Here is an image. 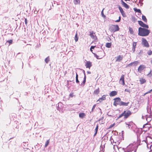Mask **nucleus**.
Returning <instances> with one entry per match:
<instances>
[{
    "label": "nucleus",
    "instance_id": "nucleus-33",
    "mask_svg": "<svg viewBox=\"0 0 152 152\" xmlns=\"http://www.w3.org/2000/svg\"><path fill=\"white\" fill-rule=\"evenodd\" d=\"M148 55H151L152 54V51L151 50H149L147 53Z\"/></svg>",
    "mask_w": 152,
    "mask_h": 152
},
{
    "label": "nucleus",
    "instance_id": "nucleus-25",
    "mask_svg": "<svg viewBox=\"0 0 152 152\" xmlns=\"http://www.w3.org/2000/svg\"><path fill=\"white\" fill-rule=\"evenodd\" d=\"M120 11L123 17H126V14L125 13L124 11V10H120Z\"/></svg>",
    "mask_w": 152,
    "mask_h": 152
},
{
    "label": "nucleus",
    "instance_id": "nucleus-55",
    "mask_svg": "<svg viewBox=\"0 0 152 152\" xmlns=\"http://www.w3.org/2000/svg\"><path fill=\"white\" fill-rule=\"evenodd\" d=\"M90 49L92 53L93 50H92V49L91 48Z\"/></svg>",
    "mask_w": 152,
    "mask_h": 152
},
{
    "label": "nucleus",
    "instance_id": "nucleus-31",
    "mask_svg": "<svg viewBox=\"0 0 152 152\" xmlns=\"http://www.w3.org/2000/svg\"><path fill=\"white\" fill-rule=\"evenodd\" d=\"M115 125V123H113V124L111 125L108 128V129H109L113 127Z\"/></svg>",
    "mask_w": 152,
    "mask_h": 152
},
{
    "label": "nucleus",
    "instance_id": "nucleus-35",
    "mask_svg": "<svg viewBox=\"0 0 152 152\" xmlns=\"http://www.w3.org/2000/svg\"><path fill=\"white\" fill-rule=\"evenodd\" d=\"M101 14L102 16L104 18H105V16L104 15L103 13V10H102V11L101 12Z\"/></svg>",
    "mask_w": 152,
    "mask_h": 152
},
{
    "label": "nucleus",
    "instance_id": "nucleus-10",
    "mask_svg": "<svg viewBox=\"0 0 152 152\" xmlns=\"http://www.w3.org/2000/svg\"><path fill=\"white\" fill-rule=\"evenodd\" d=\"M138 24L142 27H143L148 28V26L144 23L142 21H138Z\"/></svg>",
    "mask_w": 152,
    "mask_h": 152
},
{
    "label": "nucleus",
    "instance_id": "nucleus-15",
    "mask_svg": "<svg viewBox=\"0 0 152 152\" xmlns=\"http://www.w3.org/2000/svg\"><path fill=\"white\" fill-rule=\"evenodd\" d=\"M139 81L141 84H142L146 82V80L142 77L140 78Z\"/></svg>",
    "mask_w": 152,
    "mask_h": 152
},
{
    "label": "nucleus",
    "instance_id": "nucleus-18",
    "mask_svg": "<svg viewBox=\"0 0 152 152\" xmlns=\"http://www.w3.org/2000/svg\"><path fill=\"white\" fill-rule=\"evenodd\" d=\"M100 91L99 88H98L97 89L95 90L94 92V94L95 95H97L99 93Z\"/></svg>",
    "mask_w": 152,
    "mask_h": 152
},
{
    "label": "nucleus",
    "instance_id": "nucleus-2",
    "mask_svg": "<svg viewBox=\"0 0 152 152\" xmlns=\"http://www.w3.org/2000/svg\"><path fill=\"white\" fill-rule=\"evenodd\" d=\"M132 114V112L129 110H125L120 114L117 118L116 120H117L122 116H124V118L125 119L128 118Z\"/></svg>",
    "mask_w": 152,
    "mask_h": 152
},
{
    "label": "nucleus",
    "instance_id": "nucleus-22",
    "mask_svg": "<svg viewBox=\"0 0 152 152\" xmlns=\"http://www.w3.org/2000/svg\"><path fill=\"white\" fill-rule=\"evenodd\" d=\"M80 0H73V3L75 4H80Z\"/></svg>",
    "mask_w": 152,
    "mask_h": 152
},
{
    "label": "nucleus",
    "instance_id": "nucleus-3",
    "mask_svg": "<svg viewBox=\"0 0 152 152\" xmlns=\"http://www.w3.org/2000/svg\"><path fill=\"white\" fill-rule=\"evenodd\" d=\"M95 56L97 59H100L102 58L105 56V53L103 50L98 51L97 53H94Z\"/></svg>",
    "mask_w": 152,
    "mask_h": 152
},
{
    "label": "nucleus",
    "instance_id": "nucleus-50",
    "mask_svg": "<svg viewBox=\"0 0 152 152\" xmlns=\"http://www.w3.org/2000/svg\"><path fill=\"white\" fill-rule=\"evenodd\" d=\"M76 78H78V75L77 73L76 74Z\"/></svg>",
    "mask_w": 152,
    "mask_h": 152
},
{
    "label": "nucleus",
    "instance_id": "nucleus-1",
    "mask_svg": "<svg viewBox=\"0 0 152 152\" xmlns=\"http://www.w3.org/2000/svg\"><path fill=\"white\" fill-rule=\"evenodd\" d=\"M150 33V31L148 29L141 27L139 28L138 34L140 36H146L148 35Z\"/></svg>",
    "mask_w": 152,
    "mask_h": 152
},
{
    "label": "nucleus",
    "instance_id": "nucleus-23",
    "mask_svg": "<svg viewBox=\"0 0 152 152\" xmlns=\"http://www.w3.org/2000/svg\"><path fill=\"white\" fill-rule=\"evenodd\" d=\"M86 76L85 74H84V80L83 81V83L81 84V85H83V86L85 84V83L86 82Z\"/></svg>",
    "mask_w": 152,
    "mask_h": 152
},
{
    "label": "nucleus",
    "instance_id": "nucleus-40",
    "mask_svg": "<svg viewBox=\"0 0 152 152\" xmlns=\"http://www.w3.org/2000/svg\"><path fill=\"white\" fill-rule=\"evenodd\" d=\"M124 91L125 92H130V90L128 89H126Z\"/></svg>",
    "mask_w": 152,
    "mask_h": 152
},
{
    "label": "nucleus",
    "instance_id": "nucleus-37",
    "mask_svg": "<svg viewBox=\"0 0 152 152\" xmlns=\"http://www.w3.org/2000/svg\"><path fill=\"white\" fill-rule=\"evenodd\" d=\"M151 70L150 72L147 75L148 76H149L150 77H151L152 76V74L151 73Z\"/></svg>",
    "mask_w": 152,
    "mask_h": 152
},
{
    "label": "nucleus",
    "instance_id": "nucleus-48",
    "mask_svg": "<svg viewBox=\"0 0 152 152\" xmlns=\"http://www.w3.org/2000/svg\"><path fill=\"white\" fill-rule=\"evenodd\" d=\"M132 65H133V64H132V62L129 64H128V66H132Z\"/></svg>",
    "mask_w": 152,
    "mask_h": 152
},
{
    "label": "nucleus",
    "instance_id": "nucleus-34",
    "mask_svg": "<svg viewBox=\"0 0 152 152\" xmlns=\"http://www.w3.org/2000/svg\"><path fill=\"white\" fill-rule=\"evenodd\" d=\"M12 39H10L9 40H8L7 41V42H9L10 44H12Z\"/></svg>",
    "mask_w": 152,
    "mask_h": 152
},
{
    "label": "nucleus",
    "instance_id": "nucleus-27",
    "mask_svg": "<svg viewBox=\"0 0 152 152\" xmlns=\"http://www.w3.org/2000/svg\"><path fill=\"white\" fill-rule=\"evenodd\" d=\"M139 63V62L138 61H136L132 62L134 66H136Z\"/></svg>",
    "mask_w": 152,
    "mask_h": 152
},
{
    "label": "nucleus",
    "instance_id": "nucleus-45",
    "mask_svg": "<svg viewBox=\"0 0 152 152\" xmlns=\"http://www.w3.org/2000/svg\"><path fill=\"white\" fill-rule=\"evenodd\" d=\"M73 96L74 95L73 93H72L69 94V96L71 97H73Z\"/></svg>",
    "mask_w": 152,
    "mask_h": 152
},
{
    "label": "nucleus",
    "instance_id": "nucleus-30",
    "mask_svg": "<svg viewBox=\"0 0 152 152\" xmlns=\"http://www.w3.org/2000/svg\"><path fill=\"white\" fill-rule=\"evenodd\" d=\"M49 140H47L46 142H45V147H47L48 145L49 144Z\"/></svg>",
    "mask_w": 152,
    "mask_h": 152
},
{
    "label": "nucleus",
    "instance_id": "nucleus-36",
    "mask_svg": "<svg viewBox=\"0 0 152 152\" xmlns=\"http://www.w3.org/2000/svg\"><path fill=\"white\" fill-rule=\"evenodd\" d=\"M96 106V104H95L93 105V106L92 107V111H91L92 112H93L94 111V110Z\"/></svg>",
    "mask_w": 152,
    "mask_h": 152
},
{
    "label": "nucleus",
    "instance_id": "nucleus-4",
    "mask_svg": "<svg viewBox=\"0 0 152 152\" xmlns=\"http://www.w3.org/2000/svg\"><path fill=\"white\" fill-rule=\"evenodd\" d=\"M109 30L112 32H115L118 31L119 28L118 25H112L109 27Z\"/></svg>",
    "mask_w": 152,
    "mask_h": 152
},
{
    "label": "nucleus",
    "instance_id": "nucleus-28",
    "mask_svg": "<svg viewBox=\"0 0 152 152\" xmlns=\"http://www.w3.org/2000/svg\"><path fill=\"white\" fill-rule=\"evenodd\" d=\"M50 61V58L49 56L47 57L45 59V61L46 63H48Z\"/></svg>",
    "mask_w": 152,
    "mask_h": 152
},
{
    "label": "nucleus",
    "instance_id": "nucleus-51",
    "mask_svg": "<svg viewBox=\"0 0 152 152\" xmlns=\"http://www.w3.org/2000/svg\"><path fill=\"white\" fill-rule=\"evenodd\" d=\"M118 8L119 10H122V7L120 6L118 7Z\"/></svg>",
    "mask_w": 152,
    "mask_h": 152
},
{
    "label": "nucleus",
    "instance_id": "nucleus-6",
    "mask_svg": "<svg viewBox=\"0 0 152 152\" xmlns=\"http://www.w3.org/2000/svg\"><path fill=\"white\" fill-rule=\"evenodd\" d=\"M142 45H144V46L145 47L148 48L149 47V44L146 40L144 38H142Z\"/></svg>",
    "mask_w": 152,
    "mask_h": 152
},
{
    "label": "nucleus",
    "instance_id": "nucleus-29",
    "mask_svg": "<svg viewBox=\"0 0 152 152\" xmlns=\"http://www.w3.org/2000/svg\"><path fill=\"white\" fill-rule=\"evenodd\" d=\"M98 125H97L96 126L95 129V133L94 134V136L95 135H96V134H97V131H98Z\"/></svg>",
    "mask_w": 152,
    "mask_h": 152
},
{
    "label": "nucleus",
    "instance_id": "nucleus-46",
    "mask_svg": "<svg viewBox=\"0 0 152 152\" xmlns=\"http://www.w3.org/2000/svg\"><path fill=\"white\" fill-rule=\"evenodd\" d=\"M96 47V46H91V49H94V48Z\"/></svg>",
    "mask_w": 152,
    "mask_h": 152
},
{
    "label": "nucleus",
    "instance_id": "nucleus-7",
    "mask_svg": "<svg viewBox=\"0 0 152 152\" xmlns=\"http://www.w3.org/2000/svg\"><path fill=\"white\" fill-rule=\"evenodd\" d=\"M89 33L90 36L91 38L95 41L97 40V38L96 35L95 33H94L93 31H90Z\"/></svg>",
    "mask_w": 152,
    "mask_h": 152
},
{
    "label": "nucleus",
    "instance_id": "nucleus-13",
    "mask_svg": "<svg viewBox=\"0 0 152 152\" xmlns=\"http://www.w3.org/2000/svg\"><path fill=\"white\" fill-rule=\"evenodd\" d=\"M121 4L126 9H128L129 8V6L128 5L124 2L123 0H121Z\"/></svg>",
    "mask_w": 152,
    "mask_h": 152
},
{
    "label": "nucleus",
    "instance_id": "nucleus-17",
    "mask_svg": "<svg viewBox=\"0 0 152 152\" xmlns=\"http://www.w3.org/2000/svg\"><path fill=\"white\" fill-rule=\"evenodd\" d=\"M129 102H128L127 103H125L122 101H121L120 106H127L129 104Z\"/></svg>",
    "mask_w": 152,
    "mask_h": 152
},
{
    "label": "nucleus",
    "instance_id": "nucleus-42",
    "mask_svg": "<svg viewBox=\"0 0 152 152\" xmlns=\"http://www.w3.org/2000/svg\"><path fill=\"white\" fill-rule=\"evenodd\" d=\"M76 83H79V81L78 80V78H76Z\"/></svg>",
    "mask_w": 152,
    "mask_h": 152
},
{
    "label": "nucleus",
    "instance_id": "nucleus-53",
    "mask_svg": "<svg viewBox=\"0 0 152 152\" xmlns=\"http://www.w3.org/2000/svg\"><path fill=\"white\" fill-rule=\"evenodd\" d=\"M146 125V124H145L143 126V128H144V127H145V126Z\"/></svg>",
    "mask_w": 152,
    "mask_h": 152
},
{
    "label": "nucleus",
    "instance_id": "nucleus-20",
    "mask_svg": "<svg viewBox=\"0 0 152 152\" xmlns=\"http://www.w3.org/2000/svg\"><path fill=\"white\" fill-rule=\"evenodd\" d=\"M129 33L130 34H134V32L133 29L132 28L130 27H129Z\"/></svg>",
    "mask_w": 152,
    "mask_h": 152
},
{
    "label": "nucleus",
    "instance_id": "nucleus-38",
    "mask_svg": "<svg viewBox=\"0 0 152 152\" xmlns=\"http://www.w3.org/2000/svg\"><path fill=\"white\" fill-rule=\"evenodd\" d=\"M121 17L120 16H119V19L118 20H116L115 21V22H119L120 21V20H121Z\"/></svg>",
    "mask_w": 152,
    "mask_h": 152
},
{
    "label": "nucleus",
    "instance_id": "nucleus-41",
    "mask_svg": "<svg viewBox=\"0 0 152 152\" xmlns=\"http://www.w3.org/2000/svg\"><path fill=\"white\" fill-rule=\"evenodd\" d=\"M133 146V145L132 144H131L129 145L128 146L127 148L128 149L130 147H132Z\"/></svg>",
    "mask_w": 152,
    "mask_h": 152
},
{
    "label": "nucleus",
    "instance_id": "nucleus-32",
    "mask_svg": "<svg viewBox=\"0 0 152 152\" xmlns=\"http://www.w3.org/2000/svg\"><path fill=\"white\" fill-rule=\"evenodd\" d=\"M75 40L76 42L78 40V37H77V34H76L75 37Z\"/></svg>",
    "mask_w": 152,
    "mask_h": 152
},
{
    "label": "nucleus",
    "instance_id": "nucleus-19",
    "mask_svg": "<svg viewBox=\"0 0 152 152\" xmlns=\"http://www.w3.org/2000/svg\"><path fill=\"white\" fill-rule=\"evenodd\" d=\"M86 116V114L84 113H80L79 114V116L81 118H83Z\"/></svg>",
    "mask_w": 152,
    "mask_h": 152
},
{
    "label": "nucleus",
    "instance_id": "nucleus-12",
    "mask_svg": "<svg viewBox=\"0 0 152 152\" xmlns=\"http://www.w3.org/2000/svg\"><path fill=\"white\" fill-rule=\"evenodd\" d=\"M92 65V62L90 61H87L85 64V66L86 68L90 69Z\"/></svg>",
    "mask_w": 152,
    "mask_h": 152
},
{
    "label": "nucleus",
    "instance_id": "nucleus-52",
    "mask_svg": "<svg viewBox=\"0 0 152 152\" xmlns=\"http://www.w3.org/2000/svg\"><path fill=\"white\" fill-rule=\"evenodd\" d=\"M104 118V117H102V118H101L99 119V121L101 120H102Z\"/></svg>",
    "mask_w": 152,
    "mask_h": 152
},
{
    "label": "nucleus",
    "instance_id": "nucleus-49",
    "mask_svg": "<svg viewBox=\"0 0 152 152\" xmlns=\"http://www.w3.org/2000/svg\"><path fill=\"white\" fill-rule=\"evenodd\" d=\"M38 12V11L37 10H35L34 11V13L35 14H37Z\"/></svg>",
    "mask_w": 152,
    "mask_h": 152
},
{
    "label": "nucleus",
    "instance_id": "nucleus-9",
    "mask_svg": "<svg viewBox=\"0 0 152 152\" xmlns=\"http://www.w3.org/2000/svg\"><path fill=\"white\" fill-rule=\"evenodd\" d=\"M146 68V67L144 65H140L138 68V72L140 73H141L142 71L144 70Z\"/></svg>",
    "mask_w": 152,
    "mask_h": 152
},
{
    "label": "nucleus",
    "instance_id": "nucleus-58",
    "mask_svg": "<svg viewBox=\"0 0 152 152\" xmlns=\"http://www.w3.org/2000/svg\"><path fill=\"white\" fill-rule=\"evenodd\" d=\"M129 152V151H128V152Z\"/></svg>",
    "mask_w": 152,
    "mask_h": 152
},
{
    "label": "nucleus",
    "instance_id": "nucleus-56",
    "mask_svg": "<svg viewBox=\"0 0 152 152\" xmlns=\"http://www.w3.org/2000/svg\"><path fill=\"white\" fill-rule=\"evenodd\" d=\"M134 10H137V9H136V8H134Z\"/></svg>",
    "mask_w": 152,
    "mask_h": 152
},
{
    "label": "nucleus",
    "instance_id": "nucleus-44",
    "mask_svg": "<svg viewBox=\"0 0 152 152\" xmlns=\"http://www.w3.org/2000/svg\"><path fill=\"white\" fill-rule=\"evenodd\" d=\"M25 24L27 25V20L26 18L25 19Z\"/></svg>",
    "mask_w": 152,
    "mask_h": 152
},
{
    "label": "nucleus",
    "instance_id": "nucleus-47",
    "mask_svg": "<svg viewBox=\"0 0 152 152\" xmlns=\"http://www.w3.org/2000/svg\"><path fill=\"white\" fill-rule=\"evenodd\" d=\"M150 137H148L146 138V140L147 142H148V140H149L150 139Z\"/></svg>",
    "mask_w": 152,
    "mask_h": 152
},
{
    "label": "nucleus",
    "instance_id": "nucleus-8",
    "mask_svg": "<svg viewBox=\"0 0 152 152\" xmlns=\"http://www.w3.org/2000/svg\"><path fill=\"white\" fill-rule=\"evenodd\" d=\"M120 83L122 84L123 86L125 84L124 81V75H122L121 77L119 80Z\"/></svg>",
    "mask_w": 152,
    "mask_h": 152
},
{
    "label": "nucleus",
    "instance_id": "nucleus-39",
    "mask_svg": "<svg viewBox=\"0 0 152 152\" xmlns=\"http://www.w3.org/2000/svg\"><path fill=\"white\" fill-rule=\"evenodd\" d=\"M152 91V89L151 90H150L149 91H148V92L146 93H145L144 94V95H146V94H148V93H150L151 92V91Z\"/></svg>",
    "mask_w": 152,
    "mask_h": 152
},
{
    "label": "nucleus",
    "instance_id": "nucleus-5",
    "mask_svg": "<svg viewBox=\"0 0 152 152\" xmlns=\"http://www.w3.org/2000/svg\"><path fill=\"white\" fill-rule=\"evenodd\" d=\"M114 102L113 103V105L115 106H117L118 105L120 106L121 102V98L119 97H117L114 98L113 99Z\"/></svg>",
    "mask_w": 152,
    "mask_h": 152
},
{
    "label": "nucleus",
    "instance_id": "nucleus-43",
    "mask_svg": "<svg viewBox=\"0 0 152 152\" xmlns=\"http://www.w3.org/2000/svg\"><path fill=\"white\" fill-rule=\"evenodd\" d=\"M134 11L136 12L141 13V10H134Z\"/></svg>",
    "mask_w": 152,
    "mask_h": 152
},
{
    "label": "nucleus",
    "instance_id": "nucleus-16",
    "mask_svg": "<svg viewBox=\"0 0 152 152\" xmlns=\"http://www.w3.org/2000/svg\"><path fill=\"white\" fill-rule=\"evenodd\" d=\"M106 95H103L101 98H99V99L97 101H99L100 102H102L103 100H104L106 99Z\"/></svg>",
    "mask_w": 152,
    "mask_h": 152
},
{
    "label": "nucleus",
    "instance_id": "nucleus-26",
    "mask_svg": "<svg viewBox=\"0 0 152 152\" xmlns=\"http://www.w3.org/2000/svg\"><path fill=\"white\" fill-rule=\"evenodd\" d=\"M111 46V44L110 43L108 42L106 44V47L108 48H110Z\"/></svg>",
    "mask_w": 152,
    "mask_h": 152
},
{
    "label": "nucleus",
    "instance_id": "nucleus-24",
    "mask_svg": "<svg viewBox=\"0 0 152 152\" xmlns=\"http://www.w3.org/2000/svg\"><path fill=\"white\" fill-rule=\"evenodd\" d=\"M142 20L145 23L147 22V19L146 18V17L143 15H142Z\"/></svg>",
    "mask_w": 152,
    "mask_h": 152
},
{
    "label": "nucleus",
    "instance_id": "nucleus-54",
    "mask_svg": "<svg viewBox=\"0 0 152 152\" xmlns=\"http://www.w3.org/2000/svg\"><path fill=\"white\" fill-rule=\"evenodd\" d=\"M125 1H130L131 0H124Z\"/></svg>",
    "mask_w": 152,
    "mask_h": 152
},
{
    "label": "nucleus",
    "instance_id": "nucleus-14",
    "mask_svg": "<svg viewBox=\"0 0 152 152\" xmlns=\"http://www.w3.org/2000/svg\"><path fill=\"white\" fill-rule=\"evenodd\" d=\"M117 92L115 91H112L110 94L109 95L110 97L114 96L117 94Z\"/></svg>",
    "mask_w": 152,
    "mask_h": 152
},
{
    "label": "nucleus",
    "instance_id": "nucleus-21",
    "mask_svg": "<svg viewBox=\"0 0 152 152\" xmlns=\"http://www.w3.org/2000/svg\"><path fill=\"white\" fill-rule=\"evenodd\" d=\"M137 45V42H134L133 44V51H134L135 50V49L136 48V46Z\"/></svg>",
    "mask_w": 152,
    "mask_h": 152
},
{
    "label": "nucleus",
    "instance_id": "nucleus-57",
    "mask_svg": "<svg viewBox=\"0 0 152 152\" xmlns=\"http://www.w3.org/2000/svg\"><path fill=\"white\" fill-rule=\"evenodd\" d=\"M151 63L152 64V60L151 61Z\"/></svg>",
    "mask_w": 152,
    "mask_h": 152
},
{
    "label": "nucleus",
    "instance_id": "nucleus-11",
    "mask_svg": "<svg viewBox=\"0 0 152 152\" xmlns=\"http://www.w3.org/2000/svg\"><path fill=\"white\" fill-rule=\"evenodd\" d=\"M115 61H121L123 59V56L122 55H119L115 58Z\"/></svg>",
    "mask_w": 152,
    "mask_h": 152
}]
</instances>
